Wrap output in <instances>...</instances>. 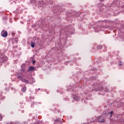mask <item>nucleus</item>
<instances>
[{"instance_id": "1", "label": "nucleus", "mask_w": 124, "mask_h": 124, "mask_svg": "<svg viewBox=\"0 0 124 124\" xmlns=\"http://www.w3.org/2000/svg\"><path fill=\"white\" fill-rule=\"evenodd\" d=\"M114 112L113 111L110 112H108L107 110H106L102 113V115L98 116L97 118V121L98 123H103L106 122V119L104 118H106L108 116H109L110 118H112V116H113V114Z\"/></svg>"}, {"instance_id": "2", "label": "nucleus", "mask_w": 124, "mask_h": 124, "mask_svg": "<svg viewBox=\"0 0 124 124\" xmlns=\"http://www.w3.org/2000/svg\"><path fill=\"white\" fill-rule=\"evenodd\" d=\"M22 77H24V76H22V77L21 76H18L17 78L18 79H19L21 81H22V82H23V83H25V84H29L30 82L31 84H32L33 83V82H31V80H32V78H30V79L29 77H26L27 79H29V80L23 78Z\"/></svg>"}, {"instance_id": "3", "label": "nucleus", "mask_w": 124, "mask_h": 124, "mask_svg": "<svg viewBox=\"0 0 124 124\" xmlns=\"http://www.w3.org/2000/svg\"><path fill=\"white\" fill-rule=\"evenodd\" d=\"M0 62H5L7 61V57L5 56H2L0 54Z\"/></svg>"}, {"instance_id": "4", "label": "nucleus", "mask_w": 124, "mask_h": 124, "mask_svg": "<svg viewBox=\"0 0 124 124\" xmlns=\"http://www.w3.org/2000/svg\"><path fill=\"white\" fill-rule=\"evenodd\" d=\"M1 35L2 37H6V36H7V31L4 30L2 31L1 32Z\"/></svg>"}, {"instance_id": "5", "label": "nucleus", "mask_w": 124, "mask_h": 124, "mask_svg": "<svg viewBox=\"0 0 124 124\" xmlns=\"http://www.w3.org/2000/svg\"><path fill=\"white\" fill-rule=\"evenodd\" d=\"M62 120L58 118L56 120L54 121V124H62Z\"/></svg>"}, {"instance_id": "6", "label": "nucleus", "mask_w": 124, "mask_h": 124, "mask_svg": "<svg viewBox=\"0 0 124 124\" xmlns=\"http://www.w3.org/2000/svg\"><path fill=\"white\" fill-rule=\"evenodd\" d=\"M73 98L76 101H78V100L80 99V97L79 96V95H78V94H76V95L74 96Z\"/></svg>"}, {"instance_id": "7", "label": "nucleus", "mask_w": 124, "mask_h": 124, "mask_svg": "<svg viewBox=\"0 0 124 124\" xmlns=\"http://www.w3.org/2000/svg\"><path fill=\"white\" fill-rule=\"evenodd\" d=\"M35 69V67L33 66H30L28 68V71H34V70Z\"/></svg>"}, {"instance_id": "8", "label": "nucleus", "mask_w": 124, "mask_h": 124, "mask_svg": "<svg viewBox=\"0 0 124 124\" xmlns=\"http://www.w3.org/2000/svg\"><path fill=\"white\" fill-rule=\"evenodd\" d=\"M102 30V29H99V27H97L94 29L95 32H99V31Z\"/></svg>"}, {"instance_id": "9", "label": "nucleus", "mask_w": 124, "mask_h": 124, "mask_svg": "<svg viewBox=\"0 0 124 124\" xmlns=\"http://www.w3.org/2000/svg\"><path fill=\"white\" fill-rule=\"evenodd\" d=\"M26 72V70H25V68H23L20 70V75H23L24 73Z\"/></svg>"}, {"instance_id": "10", "label": "nucleus", "mask_w": 124, "mask_h": 124, "mask_svg": "<svg viewBox=\"0 0 124 124\" xmlns=\"http://www.w3.org/2000/svg\"><path fill=\"white\" fill-rule=\"evenodd\" d=\"M38 103L35 102H33V103H32L31 105V107H33V106H34V105H37Z\"/></svg>"}, {"instance_id": "11", "label": "nucleus", "mask_w": 124, "mask_h": 124, "mask_svg": "<svg viewBox=\"0 0 124 124\" xmlns=\"http://www.w3.org/2000/svg\"><path fill=\"white\" fill-rule=\"evenodd\" d=\"M102 45H98L97 46V48L98 49V50H101V49H102Z\"/></svg>"}, {"instance_id": "12", "label": "nucleus", "mask_w": 124, "mask_h": 124, "mask_svg": "<svg viewBox=\"0 0 124 124\" xmlns=\"http://www.w3.org/2000/svg\"><path fill=\"white\" fill-rule=\"evenodd\" d=\"M26 90H27V88H26V87H24L22 88L21 91H22V92H23V93H25V92H26Z\"/></svg>"}, {"instance_id": "13", "label": "nucleus", "mask_w": 124, "mask_h": 124, "mask_svg": "<svg viewBox=\"0 0 124 124\" xmlns=\"http://www.w3.org/2000/svg\"><path fill=\"white\" fill-rule=\"evenodd\" d=\"M34 45H35V44H34V43L33 42H31V47L32 48H34Z\"/></svg>"}, {"instance_id": "14", "label": "nucleus", "mask_w": 124, "mask_h": 124, "mask_svg": "<svg viewBox=\"0 0 124 124\" xmlns=\"http://www.w3.org/2000/svg\"><path fill=\"white\" fill-rule=\"evenodd\" d=\"M119 65H120V66L123 65V62H122V61L119 62Z\"/></svg>"}, {"instance_id": "15", "label": "nucleus", "mask_w": 124, "mask_h": 124, "mask_svg": "<svg viewBox=\"0 0 124 124\" xmlns=\"http://www.w3.org/2000/svg\"><path fill=\"white\" fill-rule=\"evenodd\" d=\"M0 121H2V116L0 114Z\"/></svg>"}, {"instance_id": "16", "label": "nucleus", "mask_w": 124, "mask_h": 124, "mask_svg": "<svg viewBox=\"0 0 124 124\" xmlns=\"http://www.w3.org/2000/svg\"><path fill=\"white\" fill-rule=\"evenodd\" d=\"M35 124H41V122H36Z\"/></svg>"}, {"instance_id": "17", "label": "nucleus", "mask_w": 124, "mask_h": 124, "mask_svg": "<svg viewBox=\"0 0 124 124\" xmlns=\"http://www.w3.org/2000/svg\"><path fill=\"white\" fill-rule=\"evenodd\" d=\"M104 92H109V89H107V90H105Z\"/></svg>"}, {"instance_id": "18", "label": "nucleus", "mask_w": 124, "mask_h": 124, "mask_svg": "<svg viewBox=\"0 0 124 124\" xmlns=\"http://www.w3.org/2000/svg\"><path fill=\"white\" fill-rule=\"evenodd\" d=\"M65 34H67V35H68V34H69V33H68V32H65Z\"/></svg>"}, {"instance_id": "19", "label": "nucleus", "mask_w": 124, "mask_h": 124, "mask_svg": "<svg viewBox=\"0 0 124 124\" xmlns=\"http://www.w3.org/2000/svg\"><path fill=\"white\" fill-rule=\"evenodd\" d=\"M1 94H2V92L0 91V96H1Z\"/></svg>"}, {"instance_id": "20", "label": "nucleus", "mask_w": 124, "mask_h": 124, "mask_svg": "<svg viewBox=\"0 0 124 124\" xmlns=\"http://www.w3.org/2000/svg\"><path fill=\"white\" fill-rule=\"evenodd\" d=\"M104 90L103 87H101V89H100L99 91H102V90Z\"/></svg>"}, {"instance_id": "21", "label": "nucleus", "mask_w": 124, "mask_h": 124, "mask_svg": "<svg viewBox=\"0 0 124 124\" xmlns=\"http://www.w3.org/2000/svg\"><path fill=\"white\" fill-rule=\"evenodd\" d=\"M14 123L13 122H11L10 123H7V124H13Z\"/></svg>"}, {"instance_id": "22", "label": "nucleus", "mask_w": 124, "mask_h": 124, "mask_svg": "<svg viewBox=\"0 0 124 124\" xmlns=\"http://www.w3.org/2000/svg\"><path fill=\"white\" fill-rule=\"evenodd\" d=\"M33 63H35V61H32Z\"/></svg>"}, {"instance_id": "23", "label": "nucleus", "mask_w": 124, "mask_h": 124, "mask_svg": "<svg viewBox=\"0 0 124 124\" xmlns=\"http://www.w3.org/2000/svg\"><path fill=\"white\" fill-rule=\"evenodd\" d=\"M39 91H40V88H38V89Z\"/></svg>"}, {"instance_id": "24", "label": "nucleus", "mask_w": 124, "mask_h": 124, "mask_svg": "<svg viewBox=\"0 0 124 124\" xmlns=\"http://www.w3.org/2000/svg\"><path fill=\"white\" fill-rule=\"evenodd\" d=\"M100 1H103V0H100Z\"/></svg>"}, {"instance_id": "25", "label": "nucleus", "mask_w": 124, "mask_h": 124, "mask_svg": "<svg viewBox=\"0 0 124 124\" xmlns=\"http://www.w3.org/2000/svg\"><path fill=\"white\" fill-rule=\"evenodd\" d=\"M11 114H13V112H11Z\"/></svg>"}, {"instance_id": "26", "label": "nucleus", "mask_w": 124, "mask_h": 124, "mask_svg": "<svg viewBox=\"0 0 124 124\" xmlns=\"http://www.w3.org/2000/svg\"><path fill=\"white\" fill-rule=\"evenodd\" d=\"M21 23H22V24H24V23L23 22H22Z\"/></svg>"}, {"instance_id": "27", "label": "nucleus", "mask_w": 124, "mask_h": 124, "mask_svg": "<svg viewBox=\"0 0 124 124\" xmlns=\"http://www.w3.org/2000/svg\"><path fill=\"white\" fill-rule=\"evenodd\" d=\"M84 124H88V123H85Z\"/></svg>"}, {"instance_id": "28", "label": "nucleus", "mask_w": 124, "mask_h": 124, "mask_svg": "<svg viewBox=\"0 0 124 124\" xmlns=\"http://www.w3.org/2000/svg\"><path fill=\"white\" fill-rule=\"evenodd\" d=\"M124 121V120H123Z\"/></svg>"}]
</instances>
